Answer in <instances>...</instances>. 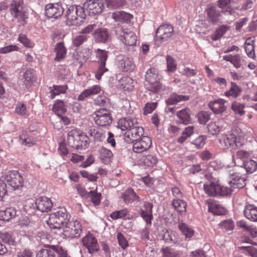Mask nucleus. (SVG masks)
Masks as SVG:
<instances>
[{
	"mask_svg": "<svg viewBox=\"0 0 257 257\" xmlns=\"http://www.w3.org/2000/svg\"><path fill=\"white\" fill-rule=\"evenodd\" d=\"M67 142L70 146L77 149H86L89 145V138L84 134L77 128L69 132Z\"/></svg>",
	"mask_w": 257,
	"mask_h": 257,
	"instance_id": "1",
	"label": "nucleus"
},
{
	"mask_svg": "<svg viewBox=\"0 0 257 257\" xmlns=\"http://www.w3.org/2000/svg\"><path fill=\"white\" fill-rule=\"evenodd\" d=\"M85 17L84 10L81 6H71L66 12V23L69 26L79 24Z\"/></svg>",
	"mask_w": 257,
	"mask_h": 257,
	"instance_id": "2",
	"label": "nucleus"
},
{
	"mask_svg": "<svg viewBox=\"0 0 257 257\" xmlns=\"http://www.w3.org/2000/svg\"><path fill=\"white\" fill-rule=\"evenodd\" d=\"M68 214L65 208H61L57 211L51 213L48 220L47 224L52 229H61L68 222Z\"/></svg>",
	"mask_w": 257,
	"mask_h": 257,
	"instance_id": "3",
	"label": "nucleus"
},
{
	"mask_svg": "<svg viewBox=\"0 0 257 257\" xmlns=\"http://www.w3.org/2000/svg\"><path fill=\"white\" fill-rule=\"evenodd\" d=\"M7 184L13 190L22 188L24 185V179L21 174L17 170H11L3 176Z\"/></svg>",
	"mask_w": 257,
	"mask_h": 257,
	"instance_id": "4",
	"label": "nucleus"
},
{
	"mask_svg": "<svg viewBox=\"0 0 257 257\" xmlns=\"http://www.w3.org/2000/svg\"><path fill=\"white\" fill-rule=\"evenodd\" d=\"M145 79L150 84V93H158L162 89L163 86L160 82V78L156 69L152 68L148 70Z\"/></svg>",
	"mask_w": 257,
	"mask_h": 257,
	"instance_id": "5",
	"label": "nucleus"
},
{
	"mask_svg": "<svg viewBox=\"0 0 257 257\" xmlns=\"http://www.w3.org/2000/svg\"><path fill=\"white\" fill-rule=\"evenodd\" d=\"M82 231L81 223L80 221L71 220L67 222L63 229V233L65 237L70 238L79 237Z\"/></svg>",
	"mask_w": 257,
	"mask_h": 257,
	"instance_id": "6",
	"label": "nucleus"
},
{
	"mask_svg": "<svg viewBox=\"0 0 257 257\" xmlns=\"http://www.w3.org/2000/svg\"><path fill=\"white\" fill-rule=\"evenodd\" d=\"M220 141L224 148L233 150L242 146L244 143L243 138L241 136L237 138L232 133L222 135Z\"/></svg>",
	"mask_w": 257,
	"mask_h": 257,
	"instance_id": "7",
	"label": "nucleus"
},
{
	"mask_svg": "<svg viewBox=\"0 0 257 257\" xmlns=\"http://www.w3.org/2000/svg\"><path fill=\"white\" fill-rule=\"evenodd\" d=\"M92 117L95 123L100 126H106L112 122V117L110 111L105 108L96 110L92 114Z\"/></svg>",
	"mask_w": 257,
	"mask_h": 257,
	"instance_id": "8",
	"label": "nucleus"
},
{
	"mask_svg": "<svg viewBox=\"0 0 257 257\" xmlns=\"http://www.w3.org/2000/svg\"><path fill=\"white\" fill-rule=\"evenodd\" d=\"M83 245L87 249L88 253L94 254L99 250V245L95 236L89 231L81 238Z\"/></svg>",
	"mask_w": 257,
	"mask_h": 257,
	"instance_id": "9",
	"label": "nucleus"
},
{
	"mask_svg": "<svg viewBox=\"0 0 257 257\" xmlns=\"http://www.w3.org/2000/svg\"><path fill=\"white\" fill-rule=\"evenodd\" d=\"M23 4V3L21 0H14L11 6V14L14 18V21L17 22L24 21L27 18L22 6Z\"/></svg>",
	"mask_w": 257,
	"mask_h": 257,
	"instance_id": "10",
	"label": "nucleus"
},
{
	"mask_svg": "<svg viewBox=\"0 0 257 257\" xmlns=\"http://www.w3.org/2000/svg\"><path fill=\"white\" fill-rule=\"evenodd\" d=\"M174 34V28L170 24H163L160 26L156 33V39L160 42L169 41Z\"/></svg>",
	"mask_w": 257,
	"mask_h": 257,
	"instance_id": "11",
	"label": "nucleus"
},
{
	"mask_svg": "<svg viewBox=\"0 0 257 257\" xmlns=\"http://www.w3.org/2000/svg\"><path fill=\"white\" fill-rule=\"evenodd\" d=\"M96 58L98 59L99 67L97 71L95 73L96 78L99 80L103 74L108 71V69L105 67L106 61L107 59V52L98 49L96 51Z\"/></svg>",
	"mask_w": 257,
	"mask_h": 257,
	"instance_id": "12",
	"label": "nucleus"
},
{
	"mask_svg": "<svg viewBox=\"0 0 257 257\" xmlns=\"http://www.w3.org/2000/svg\"><path fill=\"white\" fill-rule=\"evenodd\" d=\"M133 143V151L136 153H142L148 150L152 145V139L148 136H143Z\"/></svg>",
	"mask_w": 257,
	"mask_h": 257,
	"instance_id": "13",
	"label": "nucleus"
},
{
	"mask_svg": "<svg viewBox=\"0 0 257 257\" xmlns=\"http://www.w3.org/2000/svg\"><path fill=\"white\" fill-rule=\"evenodd\" d=\"M144 133V128L137 125H135L131 129L125 132L124 135V141L127 143L134 142L135 140H139L143 137Z\"/></svg>",
	"mask_w": 257,
	"mask_h": 257,
	"instance_id": "14",
	"label": "nucleus"
},
{
	"mask_svg": "<svg viewBox=\"0 0 257 257\" xmlns=\"http://www.w3.org/2000/svg\"><path fill=\"white\" fill-rule=\"evenodd\" d=\"M89 16H95L102 12L104 7L101 0H87L84 5Z\"/></svg>",
	"mask_w": 257,
	"mask_h": 257,
	"instance_id": "15",
	"label": "nucleus"
},
{
	"mask_svg": "<svg viewBox=\"0 0 257 257\" xmlns=\"http://www.w3.org/2000/svg\"><path fill=\"white\" fill-rule=\"evenodd\" d=\"M45 11L48 18L58 19L62 15L64 9L59 3L49 4L45 6Z\"/></svg>",
	"mask_w": 257,
	"mask_h": 257,
	"instance_id": "16",
	"label": "nucleus"
},
{
	"mask_svg": "<svg viewBox=\"0 0 257 257\" xmlns=\"http://www.w3.org/2000/svg\"><path fill=\"white\" fill-rule=\"evenodd\" d=\"M35 205L37 209L42 212H48L53 207L51 200L45 196L37 198L35 201Z\"/></svg>",
	"mask_w": 257,
	"mask_h": 257,
	"instance_id": "17",
	"label": "nucleus"
},
{
	"mask_svg": "<svg viewBox=\"0 0 257 257\" xmlns=\"http://www.w3.org/2000/svg\"><path fill=\"white\" fill-rule=\"evenodd\" d=\"M226 126L227 124L224 120L220 119L217 121H211L208 124L207 128L210 134L215 135L224 131Z\"/></svg>",
	"mask_w": 257,
	"mask_h": 257,
	"instance_id": "18",
	"label": "nucleus"
},
{
	"mask_svg": "<svg viewBox=\"0 0 257 257\" xmlns=\"http://www.w3.org/2000/svg\"><path fill=\"white\" fill-rule=\"evenodd\" d=\"M123 34L120 35V39L122 43L128 46H134L136 45L137 39L135 33L127 29L122 30Z\"/></svg>",
	"mask_w": 257,
	"mask_h": 257,
	"instance_id": "19",
	"label": "nucleus"
},
{
	"mask_svg": "<svg viewBox=\"0 0 257 257\" xmlns=\"http://www.w3.org/2000/svg\"><path fill=\"white\" fill-rule=\"evenodd\" d=\"M226 101L223 99L219 98L213 101H210L208 106L215 114H220L223 112L226 109L224 104Z\"/></svg>",
	"mask_w": 257,
	"mask_h": 257,
	"instance_id": "20",
	"label": "nucleus"
},
{
	"mask_svg": "<svg viewBox=\"0 0 257 257\" xmlns=\"http://www.w3.org/2000/svg\"><path fill=\"white\" fill-rule=\"evenodd\" d=\"M176 115L179 118V121L180 123L188 124L191 122L192 111L188 108H185L178 111Z\"/></svg>",
	"mask_w": 257,
	"mask_h": 257,
	"instance_id": "21",
	"label": "nucleus"
},
{
	"mask_svg": "<svg viewBox=\"0 0 257 257\" xmlns=\"http://www.w3.org/2000/svg\"><path fill=\"white\" fill-rule=\"evenodd\" d=\"M243 214L250 221L257 222V206L251 204L246 205L244 209Z\"/></svg>",
	"mask_w": 257,
	"mask_h": 257,
	"instance_id": "22",
	"label": "nucleus"
},
{
	"mask_svg": "<svg viewBox=\"0 0 257 257\" xmlns=\"http://www.w3.org/2000/svg\"><path fill=\"white\" fill-rule=\"evenodd\" d=\"M137 124V120L136 118H121L117 122V126L121 131H128L135 125Z\"/></svg>",
	"mask_w": 257,
	"mask_h": 257,
	"instance_id": "23",
	"label": "nucleus"
},
{
	"mask_svg": "<svg viewBox=\"0 0 257 257\" xmlns=\"http://www.w3.org/2000/svg\"><path fill=\"white\" fill-rule=\"evenodd\" d=\"M208 210L213 214L217 215L225 214L227 210L217 201H210L208 202Z\"/></svg>",
	"mask_w": 257,
	"mask_h": 257,
	"instance_id": "24",
	"label": "nucleus"
},
{
	"mask_svg": "<svg viewBox=\"0 0 257 257\" xmlns=\"http://www.w3.org/2000/svg\"><path fill=\"white\" fill-rule=\"evenodd\" d=\"M112 18L116 21L121 23H129L133 18V16L124 11H117L113 13Z\"/></svg>",
	"mask_w": 257,
	"mask_h": 257,
	"instance_id": "25",
	"label": "nucleus"
},
{
	"mask_svg": "<svg viewBox=\"0 0 257 257\" xmlns=\"http://www.w3.org/2000/svg\"><path fill=\"white\" fill-rule=\"evenodd\" d=\"M21 145L31 147L36 143V141L32 136H29L26 130H23L22 134L19 137Z\"/></svg>",
	"mask_w": 257,
	"mask_h": 257,
	"instance_id": "26",
	"label": "nucleus"
},
{
	"mask_svg": "<svg viewBox=\"0 0 257 257\" xmlns=\"http://www.w3.org/2000/svg\"><path fill=\"white\" fill-rule=\"evenodd\" d=\"M231 180L229 182L231 188H242L245 185V180L241 178L238 173H235L230 175Z\"/></svg>",
	"mask_w": 257,
	"mask_h": 257,
	"instance_id": "27",
	"label": "nucleus"
},
{
	"mask_svg": "<svg viewBox=\"0 0 257 257\" xmlns=\"http://www.w3.org/2000/svg\"><path fill=\"white\" fill-rule=\"evenodd\" d=\"M189 98V95H180L174 93L166 100V103L168 105H174L181 101H187Z\"/></svg>",
	"mask_w": 257,
	"mask_h": 257,
	"instance_id": "28",
	"label": "nucleus"
},
{
	"mask_svg": "<svg viewBox=\"0 0 257 257\" xmlns=\"http://www.w3.org/2000/svg\"><path fill=\"white\" fill-rule=\"evenodd\" d=\"M91 55V51L88 49H83L81 51H77L74 58L77 63L82 64L85 62Z\"/></svg>",
	"mask_w": 257,
	"mask_h": 257,
	"instance_id": "29",
	"label": "nucleus"
},
{
	"mask_svg": "<svg viewBox=\"0 0 257 257\" xmlns=\"http://www.w3.org/2000/svg\"><path fill=\"white\" fill-rule=\"evenodd\" d=\"M101 91V88L97 85H93L89 89L83 91L78 97V100L79 101L83 100L84 98L97 94H98Z\"/></svg>",
	"mask_w": 257,
	"mask_h": 257,
	"instance_id": "30",
	"label": "nucleus"
},
{
	"mask_svg": "<svg viewBox=\"0 0 257 257\" xmlns=\"http://www.w3.org/2000/svg\"><path fill=\"white\" fill-rule=\"evenodd\" d=\"M118 68L122 72L132 71L135 65L132 60L128 57H124L118 62Z\"/></svg>",
	"mask_w": 257,
	"mask_h": 257,
	"instance_id": "31",
	"label": "nucleus"
},
{
	"mask_svg": "<svg viewBox=\"0 0 257 257\" xmlns=\"http://www.w3.org/2000/svg\"><path fill=\"white\" fill-rule=\"evenodd\" d=\"M124 202L126 204L132 203L135 201H139L140 197L138 196L133 189L130 188L127 189L122 195Z\"/></svg>",
	"mask_w": 257,
	"mask_h": 257,
	"instance_id": "32",
	"label": "nucleus"
},
{
	"mask_svg": "<svg viewBox=\"0 0 257 257\" xmlns=\"http://www.w3.org/2000/svg\"><path fill=\"white\" fill-rule=\"evenodd\" d=\"M175 210L180 214L186 212L187 203L182 199H174L171 203Z\"/></svg>",
	"mask_w": 257,
	"mask_h": 257,
	"instance_id": "33",
	"label": "nucleus"
},
{
	"mask_svg": "<svg viewBox=\"0 0 257 257\" xmlns=\"http://www.w3.org/2000/svg\"><path fill=\"white\" fill-rule=\"evenodd\" d=\"M56 56L55 60L60 61L65 58L66 55L67 49L64 46L63 42H61L56 44L55 48Z\"/></svg>",
	"mask_w": 257,
	"mask_h": 257,
	"instance_id": "34",
	"label": "nucleus"
},
{
	"mask_svg": "<svg viewBox=\"0 0 257 257\" xmlns=\"http://www.w3.org/2000/svg\"><path fill=\"white\" fill-rule=\"evenodd\" d=\"M16 215V210L13 207H9L4 210H0V220L8 221Z\"/></svg>",
	"mask_w": 257,
	"mask_h": 257,
	"instance_id": "35",
	"label": "nucleus"
},
{
	"mask_svg": "<svg viewBox=\"0 0 257 257\" xmlns=\"http://www.w3.org/2000/svg\"><path fill=\"white\" fill-rule=\"evenodd\" d=\"M223 59L230 62L236 68L241 67L242 59L239 54L225 55L223 56Z\"/></svg>",
	"mask_w": 257,
	"mask_h": 257,
	"instance_id": "36",
	"label": "nucleus"
},
{
	"mask_svg": "<svg viewBox=\"0 0 257 257\" xmlns=\"http://www.w3.org/2000/svg\"><path fill=\"white\" fill-rule=\"evenodd\" d=\"M88 134L96 141H102L105 138V134L103 131L96 127L90 128Z\"/></svg>",
	"mask_w": 257,
	"mask_h": 257,
	"instance_id": "37",
	"label": "nucleus"
},
{
	"mask_svg": "<svg viewBox=\"0 0 257 257\" xmlns=\"http://www.w3.org/2000/svg\"><path fill=\"white\" fill-rule=\"evenodd\" d=\"M218 184L208 182L204 184L203 188L206 194L209 196H215L218 194Z\"/></svg>",
	"mask_w": 257,
	"mask_h": 257,
	"instance_id": "38",
	"label": "nucleus"
},
{
	"mask_svg": "<svg viewBox=\"0 0 257 257\" xmlns=\"http://www.w3.org/2000/svg\"><path fill=\"white\" fill-rule=\"evenodd\" d=\"M178 227L185 236L186 239H190L195 234L194 229L185 223L180 222L178 224Z\"/></svg>",
	"mask_w": 257,
	"mask_h": 257,
	"instance_id": "39",
	"label": "nucleus"
},
{
	"mask_svg": "<svg viewBox=\"0 0 257 257\" xmlns=\"http://www.w3.org/2000/svg\"><path fill=\"white\" fill-rule=\"evenodd\" d=\"M230 84L231 86L229 89L225 92V95L227 97L231 96L233 98H236L240 95L242 89L235 82H231Z\"/></svg>",
	"mask_w": 257,
	"mask_h": 257,
	"instance_id": "40",
	"label": "nucleus"
},
{
	"mask_svg": "<svg viewBox=\"0 0 257 257\" xmlns=\"http://www.w3.org/2000/svg\"><path fill=\"white\" fill-rule=\"evenodd\" d=\"M207 17L212 24L217 23L221 16L219 12L216 11L214 7H211L207 11Z\"/></svg>",
	"mask_w": 257,
	"mask_h": 257,
	"instance_id": "41",
	"label": "nucleus"
},
{
	"mask_svg": "<svg viewBox=\"0 0 257 257\" xmlns=\"http://www.w3.org/2000/svg\"><path fill=\"white\" fill-rule=\"evenodd\" d=\"M68 89V86L65 85H53V89L50 91V96L51 99H54L55 97L61 93H65Z\"/></svg>",
	"mask_w": 257,
	"mask_h": 257,
	"instance_id": "42",
	"label": "nucleus"
},
{
	"mask_svg": "<svg viewBox=\"0 0 257 257\" xmlns=\"http://www.w3.org/2000/svg\"><path fill=\"white\" fill-rule=\"evenodd\" d=\"M130 214L127 208H123L120 210L112 212L110 214V217L113 220L120 218H129Z\"/></svg>",
	"mask_w": 257,
	"mask_h": 257,
	"instance_id": "43",
	"label": "nucleus"
},
{
	"mask_svg": "<svg viewBox=\"0 0 257 257\" xmlns=\"http://www.w3.org/2000/svg\"><path fill=\"white\" fill-rule=\"evenodd\" d=\"M245 104L237 101H234L231 105V109L235 114L242 116L245 114Z\"/></svg>",
	"mask_w": 257,
	"mask_h": 257,
	"instance_id": "44",
	"label": "nucleus"
},
{
	"mask_svg": "<svg viewBox=\"0 0 257 257\" xmlns=\"http://www.w3.org/2000/svg\"><path fill=\"white\" fill-rule=\"evenodd\" d=\"M108 34L106 29L101 28L95 32V37L97 41L104 43L107 40Z\"/></svg>",
	"mask_w": 257,
	"mask_h": 257,
	"instance_id": "45",
	"label": "nucleus"
},
{
	"mask_svg": "<svg viewBox=\"0 0 257 257\" xmlns=\"http://www.w3.org/2000/svg\"><path fill=\"white\" fill-rule=\"evenodd\" d=\"M53 111L57 115H61L64 114L66 108L63 101L57 100L53 105Z\"/></svg>",
	"mask_w": 257,
	"mask_h": 257,
	"instance_id": "46",
	"label": "nucleus"
},
{
	"mask_svg": "<svg viewBox=\"0 0 257 257\" xmlns=\"http://www.w3.org/2000/svg\"><path fill=\"white\" fill-rule=\"evenodd\" d=\"M100 155L102 162L105 164H108L110 162L113 154L109 150L102 147L100 150Z\"/></svg>",
	"mask_w": 257,
	"mask_h": 257,
	"instance_id": "47",
	"label": "nucleus"
},
{
	"mask_svg": "<svg viewBox=\"0 0 257 257\" xmlns=\"http://www.w3.org/2000/svg\"><path fill=\"white\" fill-rule=\"evenodd\" d=\"M24 79V83L26 86H31V84L35 81L36 78L32 70H27L23 74Z\"/></svg>",
	"mask_w": 257,
	"mask_h": 257,
	"instance_id": "48",
	"label": "nucleus"
},
{
	"mask_svg": "<svg viewBox=\"0 0 257 257\" xmlns=\"http://www.w3.org/2000/svg\"><path fill=\"white\" fill-rule=\"evenodd\" d=\"M97 189V188L96 189ZM87 197L90 198V201L96 206L100 204L101 199V194L98 193L96 190L90 191L87 194Z\"/></svg>",
	"mask_w": 257,
	"mask_h": 257,
	"instance_id": "49",
	"label": "nucleus"
},
{
	"mask_svg": "<svg viewBox=\"0 0 257 257\" xmlns=\"http://www.w3.org/2000/svg\"><path fill=\"white\" fill-rule=\"evenodd\" d=\"M219 225L220 228L225 231H232L234 228V221L231 219L221 221Z\"/></svg>",
	"mask_w": 257,
	"mask_h": 257,
	"instance_id": "50",
	"label": "nucleus"
},
{
	"mask_svg": "<svg viewBox=\"0 0 257 257\" xmlns=\"http://www.w3.org/2000/svg\"><path fill=\"white\" fill-rule=\"evenodd\" d=\"M229 29V27L226 25H222L217 28L214 34L212 35L211 39L213 41L219 39Z\"/></svg>",
	"mask_w": 257,
	"mask_h": 257,
	"instance_id": "51",
	"label": "nucleus"
},
{
	"mask_svg": "<svg viewBox=\"0 0 257 257\" xmlns=\"http://www.w3.org/2000/svg\"><path fill=\"white\" fill-rule=\"evenodd\" d=\"M244 168L248 173H252L257 169V163L252 160H246L243 163Z\"/></svg>",
	"mask_w": 257,
	"mask_h": 257,
	"instance_id": "52",
	"label": "nucleus"
},
{
	"mask_svg": "<svg viewBox=\"0 0 257 257\" xmlns=\"http://www.w3.org/2000/svg\"><path fill=\"white\" fill-rule=\"evenodd\" d=\"M158 162L157 158L153 155H148L143 159V163L145 166L147 167H153Z\"/></svg>",
	"mask_w": 257,
	"mask_h": 257,
	"instance_id": "53",
	"label": "nucleus"
},
{
	"mask_svg": "<svg viewBox=\"0 0 257 257\" xmlns=\"http://www.w3.org/2000/svg\"><path fill=\"white\" fill-rule=\"evenodd\" d=\"M163 257H179V253L169 247H166L161 249Z\"/></svg>",
	"mask_w": 257,
	"mask_h": 257,
	"instance_id": "54",
	"label": "nucleus"
},
{
	"mask_svg": "<svg viewBox=\"0 0 257 257\" xmlns=\"http://www.w3.org/2000/svg\"><path fill=\"white\" fill-rule=\"evenodd\" d=\"M238 248L246 255H249L251 257H257V249L252 246H241Z\"/></svg>",
	"mask_w": 257,
	"mask_h": 257,
	"instance_id": "55",
	"label": "nucleus"
},
{
	"mask_svg": "<svg viewBox=\"0 0 257 257\" xmlns=\"http://www.w3.org/2000/svg\"><path fill=\"white\" fill-rule=\"evenodd\" d=\"M107 7L110 9L117 8L124 6L125 0H105Z\"/></svg>",
	"mask_w": 257,
	"mask_h": 257,
	"instance_id": "56",
	"label": "nucleus"
},
{
	"mask_svg": "<svg viewBox=\"0 0 257 257\" xmlns=\"http://www.w3.org/2000/svg\"><path fill=\"white\" fill-rule=\"evenodd\" d=\"M141 216L145 220L147 225L151 226L152 224V220L153 218L152 212L146 211L144 209H141L140 210Z\"/></svg>",
	"mask_w": 257,
	"mask_h": 257,
	"instance_id": "57",
	"label": "nucleus"
},
{
	"mask_svg": "<svg viewBox=\"0 0 257 257\" xmlns=\"http://www.w3.org/2000/svg\"><path fill=\"white\" fill-rule=\"evenodd\" d=\"M0 238L8 244H13L15 242V238L12 234L7 231L0 232Z\"/></svg>",
	"mask_w": 257,
	"mask_h": 257,
	"instance_id": "58",
	"label": "nucleus"
},
{
	"mask_svg": "<svg viewBox=\"0 0 257 257\" xmlns=\"http://www.w3.org/2000/svg\"><path fill=\"white\" fill-rule=\"evenodd\" d=\"M123 88L126 90H131L134 86L133 85V79L130 77L125 76L123 77L120 81Z\"/></svg>",
	"mask_w": 257,
	"mask_h": 257,
	"instance_id": "59",
	"label": "nucleus"
},
{
	"mask_svg": "<svg viewBox=\"0 0 257 257\" xmlns=\"http://www.w3.org/2000/svg\"><path fill=\"white\" fill-rule=\"evenodd\" d=\"M206 139L207 137L205 135H200L192 141V144L195 145L196 148L201 149L205 144Z\"/></svg>",
	"mask_w": 257,
	"mask_h": 257,
	"instance_id": "60",
	"label": "nucleus"
},
{
	"mask_svg": "<svg viewBox=\"0 0 257 257\" xmlns=\"http://www.w3.org/2000/svg\"><path fill=\"white\" fill-rule=\"evenodd\" d=\"M87 39L86 35L81 34V35H77L74 37L72 40V45L74 47H78L82 45Z\"/></svg>",
	"mask_w": 257,
	"mask_h": 257,
	"instance_id": "61",
	"label": "nucleus"
},
{
	"mask_svg": "<svg viewBox=\"0 0 257 257\" xmlns=\"http://www.w3.org/2000/svg\"><path fill=\"white\" fill-rule=\"evenodd\" d=\"M18 41L26 47L32 48L34 46V43L24 34L21 33L19 34Z\"/></svg>",
	"mask_w": 257,
	"mask_h": 257,
	"instance_id": "62",
	"label": "nucleus"
},
{
	"mask_svg": "<svg viewBox=\"0 0 257 257\" xmlns=\"http://www.w3.org/2000/svg\"><path fill=\"white\" fill-rule=\"evenodd\" d=\"M37 257H55V252L53 249H42L37 253Z\"/></svg>",
	"mask_w": 257,
	"mask_h": 257,
	"instance_id": "63",
	"label": "nucleus"
},
{
	"mask_svg": "<svg viewBox=\"0 0 257 257\" xmlns=\"http://www.w3.org/2000/svg\"><path fill=\"white\" fill-rule=\"evenodd\" d=\"M198 120L201 124H205L210 119V115L206 111H200L197 114Z\"/></svg>",
	"mask_w": 257,
	"mask_h": 257,
	"instance_id": "64",
	"label": "nucleus"
}]
</instances>
